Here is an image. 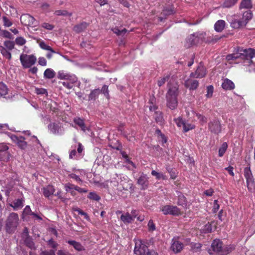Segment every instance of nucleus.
<instances>
[{
	"label": "nucleus",
	"instance_id": "1",
	"mask_svg": "<svg viewBox=\"0 0 255 255\" xmlns=\"http://www.w3.org/2000/svg\"><path fill=\"white\" fill-rule=\"evenodd\" d=\"M255 57V49L254 48H244L243 47H237L234 52L228 54L226 56L228 61L241 60L245 66H250L253 64L252 59Z\"/></svg>",
	"mask_w": 255,
	"mask_h": 255
},
{
	"label": "nucleus",
	"instance_id": "2",
	"mask_svg": "<svg viewBox=\"0 0 255 255\" xmlns=\"http://www.w3.org/2000/svg\"><path fill=\"white\" fill-rule=\"evenodd\" d=\"M178 95L179 90L177 86L169 88L166 94V106L171 110H175L178 106L177 97Z\"/></svg>",
	"mask_w": 255,
	"mask_h": 255
},
{
	"label": "nucleus",
	"instance_id": "3",
	"mask_svg": "<svg viewBox=\"0 0 255 255\" xmlns=\"http://www.w3.org/2000/svg\"><path fill=\"white\" fill-rule=\"evenodd\" d=\"M252 17L253 13L249 10L244 12L242 18L234 16L230 22L231 26L234 29L242 28L246 25Z\"/></svg>",
	"mask_w": 255,
	"mask_h": 255
},
{
	"label": "nucleus",
	"instance_id": "4",
	"mask_svg": "<svg viewBox=\"0 0 255 255\" xmlns=\"http://www.w3.org/2000/svg\"><path fill=\"white\" fill-rule=\"evenodd\" d=\"M222 241L219 239L214 240L211 245L213 251L219 255H227L232 252L235 247L233 245L223 246Z\"/></svg>",
	"mask_w": 255,
	"mask_h": 255
},
{
	"label": "nucleus",
	"instance_id": "5",
	"mask_svg": "<svg viewBox=\"0 0 255 255\" xmlns=\"http://www.w3.org/2000/svg\"><path fill=\"white\" fill-rule=\"evenodd\" d=\"M19 224V217L17 213L12 212L9 214L5 221V229L7 233L13 234Z\"/></svg>",
	"mask_w": 255,
	"mask_h": 255
},
{
	"label": "nucleus",
	"instance_id": "6",
	"mask_svg": "<svg viewBox=\"0 0 255 255\" xmlns=\"http://www.w3.org/2000/svg\"><path fill=\"white\" fill-rule=\"evenodd\" d=\"M244 176L246 179L249 191L254 192L255 191V182L250 166L244 169Z\"/></svg>",
	"mask_w": 255,
	"mask_h": 255
},
{
	"label": "nucleus",
	"instance_id": "7",
	"mask_svg": "<svg viewBox=\"0 0 255 255\" xmlns=\"http://www.w3.org/2000/svg\"><path fill=\"white\" fill-rule=\"evenodd\" d=\"M19 60L24 68H28L33 65L36 61V57L33 54H21Z\"/></svg>",
	"mask_w": 255,
	"mask_h": 255
},
{
	"label": "nucleus",
	"instance_id": "8",
	"mask_svg": "<svg viewBox=\"0 0 255 255\" xmlns=\"http://www.w3.org/2000/svg\"><path fill=\"white\" fill-rule=\"evenodd\" d=\"M65 190L67 192H69L72 196L76 195V192L75 191H77L79 193L83 194L86 193L88 192V190L85 188H81L75 184L67 183L65 184L64 186Z\"/></svg>",
	"mask_w": 255,
	"mask_h": 255
},
{
	"label": "nucleus",
	"instance_id": "9",
	"mask_svg": "<svg viewBox=\"0 0 255 255\" xmlns=\"http://www.w3.org/2000/svg\"><path fill=\"white\" fill-rule=\"evenodd\" d=\"M148 249V247L144 241L141 240H136L135 241L134 253L136 255H144Z\"/></svg>",
	"mask_w": 255,
	"mask_h": 255
},
{
	"label": "nucleus",
	"instance_id": "10",
	"mask_svg": "<svg viewBox=\"0 0 255 255\" xmlns=\"http://www.w3.org/2000/svg\"><path fill=\"white\" fill-rule=\"evenodd\" d=\"M160 211L164 215H172L173 216H179L181 214L180 209L175 206L164 205L160 207Z\"/></svg>",
	"mask_w": 255,
	"mask_h": 255
},
{
	"label": "nucleus",
	"instance_id": "11",
	"mask_svg": "<svg viewBox=\"0 0 255 255\" xmlns=\"http://www.w3.org/2000/svg\"><path fill=\"white\" fill-rule=\"evenodd\" d=\"M50 132L55 135H61L63 133V127L59 123H51L48 125Z\"/></svg>",
	"mask_w": 255,
	"mask_h": 255
},
{
	"label": "nucleus",
	"instance_id": "12",
	"mask_svg": "<svg viewBox=\"0 0 255 255\" xmlns=\"http://www.w3.org/2000/svg\"><path fill=\"white\" fill-rule=\"evenodd\" d=\"M10 138L20 149H25L26 148L27 142L25 141V139L23 136L12 134L10 136Z\"/></svg>",
	"mask_w": 255,
	"mask_h": 255
},
{
	"label": "nucleus",
	"instance_id": "13",
	"mask_svg": "<svg viewBox=\"0 0 255 255\" xmlns=\"http://www.w3.org/2000/svg\"><path fill=\"white\" fill-rule=\"evenodd\" d=\"M20 22L25 26H35V18L29 14H23L20 17Z\"/></svg>",
	"mask_w": 255,
	"mask_h": 255
},
{
	"label": "nucleus",
	"instance_id": "14",
	"mask_svg": "<svg viewBox=\"0 0 255 255\" xmlns=\"http://www.w3.org/2000/svg\"><path fill=\"white\" fill-rule=\"evenodd\" d=\"M206 75V68L202 65V63L200 62L196 71L191 73L190 77L191 78H202L204 77Z\"/></svg>",
	"mask_w": 255,
	"mask_h": 255
},
{
	"label": "nucleus",
	"instance_id": "15",
	"mask_svg": "<svg viewBox=\"0 0 255 255\" xmlns=\"http://www.w3.org/2000/svg\"><path fill=\"white\" fill-rule=\"evenodd\" d=\"M208 126L209 128L212 132L218 134L221 132V125L218 119H214L210 122Z\"/></svg>",
	"mask_w": 255,
	"mask_h": 255
},
{
	"label": "nucleus",
	"instance_id": "16",
	"mask_svg": "<svg viewBox=\"0 0 255 255\" xmlns=\"http://www.w3.org/2000/svg\"><path fill=\"white\" fill-rule=\"evenodd\" d=\"M137 184L140 186L141 190L146 189L149 185L148 178L147 175L142 173L137 179Z\"/></svg>",
	"mask_w": 255,
	"mask_h": 255
},
{
	"label": "nucleus",
	"instance_id": "17",
	"mask_svg": "<svg viewBox=\"0 0 255 255\" xmlns=\"http://www.w3.org/2000/svg\"><path fill=\"white\" fill-rule=\"evenodd\" d=\"M183 244L177 239L173 238L172 241L171 249L176 254L181 252L183 249Z\"/></svg>",
	"mask_w": 255,
	"mask_h": 255
},
{
	"label": "nucleus",
	"instance_id": "18",
	"mask_svg": "<svg viewBox=\"0 0 255 255\" xmlns=\"http://www.w3.org/2000/svg\"><path fill=\"white\" fill-rule=\"evenodd\" d=\"M199 82L197 80L190 78L185 82V86L190 90H196L199 87Z\"/></svg>",
	"mask_w": 255,
	"mask_h": 255
},
{
	"label": "nucleus",
	"instance_id": "19",
	"mask_svg": "<svg viewBox=\"0 0 255 255\" xmlns=\"http://www.w3.org/2000/svg\"><path fill=\"white\" fill-rule=\"evenodd\" d=\"M58 78L60 79L67 80L68 81L75 82L76 81L75 77L65 72L64 71H60L58 73Z\"/></svg>",
	"mask_w": 255,
	"mask_h": 255
},
{
	"label": "nucleus",
	"instance_id": "20",
	"mask_svg": "<svg viewBox=\"0 0 255 255\" xmlns=\"http://www.w3.org/2000/svg\"><path fill=\"white\" fill-rule=\"evenodd\" d=\"M2 149H0V161L7 162L9 158V154L6 151L8 147L6 145H2Z\"/></svg>",
	"mask_w": 255,
	"mask_h": 255
},
{
	"label": "nucleus",
	"instance_id": "21",
	"mask_svg": "<svg viewBox=\"0 0 255 255\" xmlns=\"http://www.w3.org/2000/svg\"><path fill=\"white\" fill-rule=\"evenodd\" d=\"M55 191L53 186L48 185L42 188L43 194L45 198H49Z\"/></svg>",
	"mask_w": 255,
	"mask_h": 255
},
{
	"label": "nucleus",
	"instance_id": "22",
	"mask_svg": "<svg viewBox=\"0 0 255 255\" xmlns=\"http://www.w3.org/2000/svg\"><path fill=\"white\" fill-rule=\"evenodd\" d=\"M89 25V23L85 21H83L78 24L75 25L73 27V30L76 33H79L84 31Z\"/></svg>",
	"mask_w": 255,
	"mask_h": 255
},
{
	"label": "nucleus",
	"instance_id": "23",
	"mask_svg": "<svg viewBox=\"0 0 255 255\" xmlns=\"http://www.w3.org/2000/svg\"><path fill=\"white\" fill-rule=\"evenodd\" d=\"M222 87L225 90H231L235 88V84L231 80L226 79L222 83Z\"/></svg>",
	"mask_w": 255,
	"mask_h": 255
},
{
	"label": "nucleus",
	"instance_id": "24",
	"mask_svg": "<svg viewBox=\"0 0 255 255\" xmlns=\"http://www.w3.org/2000/svg\"><path fill=\"white\" fill-rule=\"evenodd\" d=\"M154 118L155 122L160 125H162L164 124L163 114L161 111H155L154 112Z\"/></svg>",
	"mask_w": 255,
	"mask_h": 255
},
{
	"label": "nucleus",
	"instance_id": "25",
	"mask_svg": "<svg viewBox=\"0 0 255 255\" xmlns=\"http://www.w3.org/2000/svg\"><path fill=\"white\" fill-rule=\"evenodd\" d=\"M226 22L224 20H219L214 24V29L218 32H222L225 28Z\"/></svg>",
	"mask_w": 255,
	"mask_h": 255
},
{
	"label": "nucleus",
	"instance_id": "26",
	"mask_svg": "<svg viewBox=\"0 0 255 255\" xmlns=\"http://www.w3.org/2000/svg\"><path fill=\"white\" fill-rule=\"evenodd\" d=\"M68 244L72 246L73 248L77 251H84L85 248L82 244L79 242H77L74 240H69L67 241Z\"/></svg>",
	"mask_w": 255,
	"mask_h": 255
},
{
	"label": "nucleus",
	"instance_id": "27",
	"mask_svg": "<svg viewBox=\"0 0 255 255\" xmlns=\"http://www.w3.org/2000/svg\"><path fill=\"white\" fill-rule=\"evenodd\" d=\"M24 200L22 199H17L14 200L12 203L10 205L14 210H16L23 206Z\"/></svg>",
	"mask_w": 255,
	"mask_h": 255
},
{
	"label": "nucleus",
	"instance_id": "28",
	"mask_svg": "<svg viewBox=\"0 0 255 255\" xmlns=\"http://www.w3.org/2000/svg\"><path fill=\"white\" fill-rule=\"evenodd\" d=\"M199 38L196 34L190 35L187 39V43H188V46L196 44L199 42Z\"/></svg>",
	"mask_w": 255,
	"mask_h": 255
},
{
	"label": "nucleus",
	"instance_id": "29",
	"mask_svg": "<svg viewBox=\"0 0 255 255\" xmlns=\"http://www.w3.org/2000/svg\"><path fill=\"white\" fill-rule=\"evenodd\" d=\"M156 99L154 97H151L150 98L149 101H148V108L150 112H154L158 111L157 110L158 109V106L156 104Z\"/></svg>",
	"mask_w": 255,
	"mask_h": 255
},
{
	"label": "nucleus",
	"instance_id": "30",
	"mask_svg": "<svg viewBox=\"0 0 255 255\" xmlns=\"http://www.w3.org/2000/svg\"><path fill=\"white\" fill-rule=\"evenodd\" d=\"M74 123L78 126L81 129L84 131L86 130V127L83 119L79 117H76L73 119Z\"/></svg>",
	"mask_w": 255,
	"mask_h": 255
},
{
	"label": "nucleus",
	"instance_id": "31",
	"mask_svg": "<svg viewBox=\"0 0 255 255\" xmlns=\"http://www.w3.org/2000/svg\"><path fill=\"white\" fill-rule=\"evenodd\" d=\"M101 93V91L99 89H95L91 91V93L88 96L89 101H95Z\"/></svg>",
	"mask_w": 255,
	"mask_h": 255
},
{
	"label": "nucleus",
	"instance_id": "32",
	"mask_svg": "<svg viewBox=\"0 0 255 255\" xmlns=\"http://www.w3.org/2000/svg\"><path fill=\"white\" fill-rule=\"evenodd\" d=\"M190 250L193 253L200 252L201 251L202 245L199 243L192 242L189 244Z\"/></svg>",
	"mask_w": 255,
	"mask_h": 255
},
{
	"label": "nucleus",
	"instance_id": "33",
	"mask_svg": "<svg viewBox=\"0 0 255 255\" xmlns=\"http://www.w3.org/2000/svg\"><path fill=\"white\" fill-rule=\"evenodd\" d=\"M37 42L41 49L50 51L52 53H55L54 50L50 46L47 45L44 41L39 39Z\"/></svg>",
	"mask_w": 255,
	"mask_h": 255
},
{
	"label": "nucleus",
	"instance_id": "34",
	"mask_svg": "<svg viewBox=\"0 0 255 255\" xmlns=\"http://www.w3.org/2000/svg\"><path fill=\"white\" fill-rule=\"evenodd\" d=\"M9 50L6 49L4 46L0 45V52L3 57L5 58L10 60L11 59V53Z\"/></svg>",
	"mask_w": 255,
	"mask_h": 255
},
{
	"label": "nucleus",
	"instance_id": "35",
	"mask_svg": "<svg viewBox=\"0 0 255 255\" xmlns=\"http://www.w3.org/2000/svg\"><path fill=\"white\" fill-rule=\"evenodd\" d=\"M23 239H24V244L26 245V247H27L28 248H30L31 250L35 249L34 244L31 237H26Z\"/></svg>",
	"mask_w": 255,
	"mask_h": 255
},
{
	"label": "nucleus",
	"instance_id": "36",
	"mask_svg": "<svg viewBox=\"0 0 255 255\" xmlns=\"http://www.w3.org/2000/svg\"><path fill=\"white\" fill-rule=\"evenodd\" d=\"M55 76L54 70L50 68L46 69L44 72V77L46 79H52Z\"/></svg>",
	"mask_w": 255,
	"mask_h": 255
},
{
	"label": "nucleus",
	"instance_id": "37",
	"mask_svg": "<svg viewBox=\"0 0 255 255\" xmlns=\"http://www.w3.org/2000/svg\"><path fill=\"white\" fill-rule=\"evenodd\" d=\"M175 12L174 7L172 6H169L164 8L161 12V15L165 16V17L171 14H173Z\"/></svg>",
	"mask_w": 255,
	"mask_h": 255
},
{
	"label": "nucleus",
	"instance_id": "38",
	"mask_svg": "<svg viewBox=\"0 0 255 255\" xmlns=\"http://www.w3.org/2000/svg\"><path fill=\"white\" fill-rule=\"evenodd\" d=\"M131 216L128 213H127L126 214L122 215L121 216V220L125 223V224H128L132 222L133 221L131 218Z\"/></svg>",
	"mask_w": 255,
	"mask_h": 255
},
{
	"label": "nucleus",
	"instance_id": "39",
	"mask_svg": "<svg viewBox=\"0 0 255 255\" xmlns=\"http://www.w3.org/2000/svg\"><path fill=\"white\" fill-rule=\"evenodd\" d=\"M151 174L152 176H155L156 179L157 180L161 179L163 180H166L167 179L166 175L161 172H157L155 170H152L151 172Z\"/></svg>",
	"mask_w": 255,
	"mask_h": 255
},
{
	"label": "nucleus",
	"instance_id": "40",
	"mask_svg": "<svg viewBox=\"0 0 255 255\" xmlns=\"http://www.w3.org/2000/svg\"><path fill=\"white\" fill-rule=\"evenodd\" d=\"M178 201L177 204L179 206H184L186 204V198L184 195L181 193L179 192V194L178 196Z\"/></svg>",
	"mask_w": 255,
	"mask_h": 255
},
{
	"label": "nucleus",
	"instance_id": "41",
	"mask_svg": "<svg viewBox=\"0 0 255 255\" xmlns=\"http://www.w3.org/2000/svg\"><path fill=\"white\" fill-rule=\"evenodd\" d=\"M3 45L6 49L11 51L14 48L15 42L13 41L5 40Z\"/></svg>",
	"mask_w": 255,
	"mask_h": 255
},
{
	"label": "nucleus",
	"instance_id": "42",
	"mask_svg": "<svg viewBox=\"0 0 255 255\" xmlns=\"http://www.w3.org/2000/svg\"><path fill=\"white\" fill-rule=\"evenodd\" d=\"M252 6L251 0H243L240 3V8H250Z\"/></svg>",
	"mask_w": 255,
	"mask_h": 255
},
{
	"label": "nucleus",
	"instance_id": "43",
	"mask_svg": "<svg viewBox=\"0 0 255 255\" xmlns=\"http://www.w3.org/2000/svg\"><path fill=\"white\" fill-rule=\"evenodd\" d=\"M227 36L225 35H222L221 36H219L218 35H215L212 37H209L208 39V41L210 43H215L220 40L221 38L223 37H226Z\"/></svg>",
	"mask_w": 255,
	"mask_h": 255
},
{
	"label": "nucleus",
	"instance_id": "44",
	"mask_svg": "<svg viewBox=\"0 0 255 255\" xmlns=\"http://www.w3.org/2000/svg\"><path fill=\"white\" fill-rule=\"evenodd\" d=\"M238 0H225L223 6L224 7L229 8L234 5Z\"/></svg>",
	"mask_w": 255,
	"mask_h": 255
},
{
	"label": "nucleus",
	"instance_id": "45",
	"mask_svg": "<svg viewBox=\"0 0 255 255\" xmlns=\"http://www.w3.org/2000/svg\"><path fill=\"white\" fill-rule=\"evenodd\" d=\"M170 77V74H168L164 76L160 79L158 80L157 85L159 87H161L165 83L169 80Z\"/></svg>",
	"mask_w": 255,
	"mask_h": 255
},
{
	"label": "nucleus",
	"instance_id": "46",
	"mask_svg": "<svg viewBox=\"0 0 255 255\" xmlns=\"http://www.w3.org/2000/svg\"><path fill=\"white\" fill-rule=\"evenodd\" d=\"M7 88L2 82H0V96H4L7 94Z\"/></svg>",
	"mask_w": 255,
	"mask_h": 255
},
{
	"label": "nucleus",
	"instance_id": "47",
	"mask_svg": "<svg viewBox=\"0 0 255 255\" xmlns=\"http://www.w3.org/2000/svg\"><path fill=\"white\" fill-rule=\"evenodd\" d=\"M112 30L114 33L116 34L118 36H123L128 31L126 28H124L122 30H120L118 28V27H117L112 28Z\"/></svg>",
	"mask_w": 255,
	"mask_h": 255
},
{
	"label": "nucleus",
	"instance_id": "48",
	"mask_svg": "<svg viewBox=\"0 0 255 255\" xmlns=\"http://www.w3.org/2000/svg\"><path fill=\"white\" fill-rule=\"evenodd\" d=\"M70 178L74 180L78 184L82 185L84 181L80 178V177L74 173H71L69 175Z\"/></svg>",
	"mask_w": 255,
	"mask_h": 255
},
{
	"label": "nucleus",
	"instance_id": "49",
	"mask_svg": "<svg viewBox=\"0 0 255 255\" xmlns=\"http://www.w3.org/2000/svg\"><path fill=\"white\" fill-rule=\"evenodd\" d=\"M55 14L58 16L63 15V16H71L72 15V13L68 12L66 10H56L54 12Z\"/></svg>",
	"mask_w": 255,
	"mask_h": 255
},
{
	"label": "nucleus",
	"instance_id": "50",
	"mask_svg": "<svg viewBox=\"0 0 255 255\" xmlns=\"http://www.w3.org/2000/svg\"><path fill=\"white\" fill-rule=\"evenodd\" d=\"M73 210L74 211L77 212L78 213V214L84 216V218L85 219H86L87 220H88V221L90 220V217L88 216V215L86 212H84L83 210L80 209V208H79L78 207L73 208Z\"/></svg>",
	"mask_w": 255,
	"mask_h": 255
},
{
	"label": "nucleus",
	"instance_id": "51",
	"mask_svg": "<svg viewBox=\"0 0 255 255\" xmlns=\"http://www.w3.org/2000/svg\"><path fill=\"white\" fill-rule=\"evenodd\" d=\"M228 148V144L227 142H224L221 147L219 149V156L222 157L225 154Z\"/></svg>",
	"mask_w": 255,
	"mask_h": 255
},
{
	"label": "nucleus",
	"instance_id": "52",
	"mask_svg": "<svg viewBox=\"0 0 255 255\" xmlns=\"http://www.w3.org/2000/svg\"><path fill=\"white\" fill-rule=\"evenodd\" d=\"M88 198L92 200L99 201L101 198L95 192H91L89 193Z\"/></svg>",
	"mask_w": 255,
	"mask_h": 255
},
{
	"label": "nucleus",
	"instance_id": "53",
	"mask_svg": "<svg viewBox=\"0 0 255 255\" xmlns=\"http://www.w3.org/2000/svg\"><path fill=\"white\" fill-rule=\"evenodd\" d=\"M101 91V93H102L108 99H110L109 91L108 86L106 85H103Z\"/></svg>",
	"mask_w": 255,
	"mask_h": 255
},
{
	"label": "nucleus",
	"instance_id": "54",
	"mask_svg": "<svg viewBox=\"0 0 255 255\" xmlns=\"http://www.w3.org/2000/svg\"><path fill=\"white\" fill-rule=\"evenodd\" d=\"M214 91V87L212 85H210L207 86V94L206 96L208 98H210L213 96V93Z\"/></svg>",
	"mask_w": 255,
	"mask_h": 255
},
{
	"label": "nucleus",
	"instance_id": "55",
	"mask_svg": "<svg viewBox=\"0 0 255 255\" xmlns=\"http://www.w3.org/2000/svg\"><path fill=\"white\" fill-rule=\"evenodd\" d=\"M183 128L184 131L186 132L191 129H194L195 128V126L191 124H188L185 122Z\"/></svg>",
	"mask_w": 255,
	"mask_h": 255
},
{
	"label": "nucleus",
	"instance_id": "56",
	"mask_svg": "<svg viewBox=\"0 0 255 255\" xmlns=\"http://www.w3.org/2000/svg\"><path fill=\"white\" fill-rule=\"evenodd\" d=\"M148 230L149 232H153L156 230L155 225L152 220L150 219L147 224Z\"/></svg>",
	"mask_w": 255,
	"mask_h": 255
},
{
	"label": "nucleus",
	"instance_id": "57",
	"mask_svg": "<svg viewBox=\"0 0 255 255\" xmlns=\"http://www.w3.org/2000/svg\"><path fill=\"white\" fill-rule=\"evenodd\" d=\"M26 41V40L22 37H18L15 40V43L18 45H23L25 44Z\"/></svg>",
	"mask_w": 255,
	"mask_h": 255
},
{
	"label": "nucleus",
	"instance_id": "58",
	"mask_svg": "<svg viewBox=\"0 0 255 255\" xmlns=\"http://www.w3.org/2000/svg\"><path fill=\"white\" fill-rule=\"evenodd\" d=\"M2 34L1 36H3V37L8 38L9 39H13V35L10 33L9 31L6 30H3L2 32Z\"/></svg>",
	"mask_w": 255,
	"mask_h": 255
},
{
	"label": "nucleus",
	"instance_id": "59",
	"mask_svg": "<svg viewBox=\"0 0 255 255\" xmlns=\"http://www.w3.org/2000/svg\"><path fill=\"white\" fill-rule=\"evenodd\" d=\"M196 117L199 120L200 122H202L203 124L206 123L207 122V118L203 115L199 114L196 113Z\"/></svg>",
	"mask_w": 255,
	"mask_h": 255
},
{
	"label": "nucleus",
	"instance_id": "60",
	"mask_svg": "<svg viewBox=\"0 0 255 255\" xmlns=\"http://www.w3.org/2000/svg\"><path fill=\"white\" fill-rule=\"evenodd\" d=\"M2 20L3 22V25L5 27H10L12 25V23L6 16H3Z\"/></svg>",
	"mask_w": 255,
	"mask_h": 255
},
{
	"label": "nucleus",
	"instance_id": "61",
	"mask_svg": "<svg viewBox=\"0 0 255 255\" xmlns=\"http://www.w3.org/2000/svg\"><path fill=\"white\" fill-rule=\"evenodd\" d=\"M47 245L54 249H56L58 246V244L52 239L48 241Z\"/></svg>",
	"mask_w": 255,
	"mask_h": 255
},
{
	"label": "nucleus",
	"instance_id": "62",
	"mask_svg": "<svg viewBox=\"0 0 255 255\" xmlns=\"http://www.w3.org/2000/svg\"><path fill=\"white\" fill-rule=\"evenodd\" d=\"M74 83V82H72L71 81L60 82L65 87L68 89H71L73 88V84Z\"/></svg>",
	"mask_w": 255,
	"mask_h": 255
},
{
	"label": "nucleus",
	"instance_id": "63",
	"mask_svg": "<svg viewBox=\"0 0 255 255\" xmlns=\"http://www.w3.org/2000/svg\"><path fill=\"white\" fill-rule=\"evenodd\" d=\"M41 26L48 30H52L54 27V25L46 22L43 23Z\"/></svg>",
	"mask_w": 255,
	"mask_h": 255
},
{
	"label": "nucleus",
	"instance_id": "64",
	"mask_svg": "<svg viewBox=\"0 0 255 255\" xmlns=\"http://www.w3.org/2000/svg\"><path fill=\"white\" fill-rule=\"evenodd\" d=\"M40 255H55V251L53 250L44 251L41 253Z\"/></svg>",
	"mask_w": 255,
	"mask_h": 255
}]
</instances>
